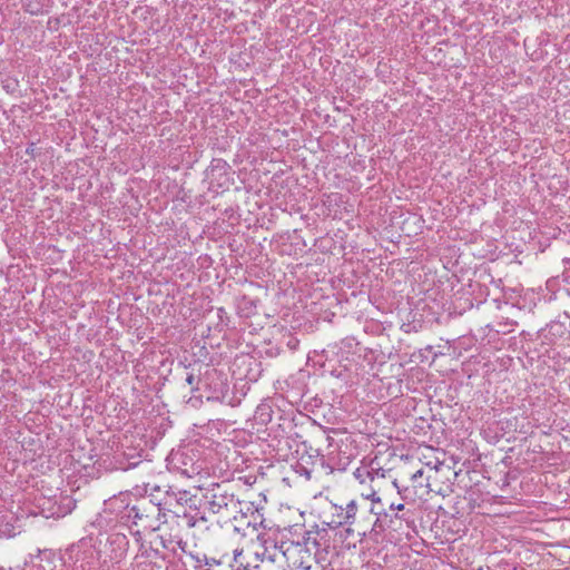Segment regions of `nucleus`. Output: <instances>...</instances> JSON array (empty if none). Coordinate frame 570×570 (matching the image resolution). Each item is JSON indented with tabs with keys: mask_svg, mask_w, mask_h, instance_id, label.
<instances>
[{
	"mask_svg": "<svg viewBox=\"0 0 570 570\" xmlns=\"http://www.w3.org/2000/svg\"><path fill=\"white\" fill-rule=\"evenodd\" d=\"M159 521L160 525L164 527L163 534L160 535V543L164 549L176 552V548L186 552L187 541L185 535L190 530L189 512L184 510L183 513L177 511H166L161 513Z\"/></svg>",
	"mask_w": 570,
	"mask_h": 570,
	"instance_id": "obj_1",
	"label": "nucleus"
},
{
	"mask_svg": "<svg viewBox=\"0 0 570 570\" xmlns=\"http://www.w3.org/2000/svg\"><path fill=\"white\" fill-rule=\"evenodd\" d=\"M239 499L232 491L228 482L215 483L204 494V507L213 514H220L224 519L237 520L235 511Z\"/></svg>",
	"mask_w": 570,
	"mask_h": 570,
	"instance_id": "obj_2",
	"label": "nucleus"
},
{
	"mask_svg": "<svg viewBox=\"0 0 570 570\" xmlns=\"http://www.w3.org/2000/svg\"><path fill=\"white\" fill-rule=\"evenodd\" d=\"M128 514L126 522H131L135 525H140L146 530L160 529V517L163 510L159 503H154L153 500L144 498L137 500L135 504L127 510Z\"/></svg>",
	"mask_w": 570,
	"mask_h": 570,
	"instance_id": "obj_3",
	"label": "nucleus"
},
{
	"mask_svg": "<svg viewBox=\"0 0 570 570\" xmlns=\"http://www.w3.org/2000/svg\"><path fill=\"white\" fill-rule=\"evenodd\" d=\"M274 548L277 549V559H281L288 570L311 564L314 561L301 541H282L279 544L275 543Z\"/></svg>",
	"mask_w": 570,
	"mask_h": 570,
	"instance_id": "obj_4",
	"label": "nucleus"
},
{
	"mask_svg": "<svg viewBox=\"0 0 570 570\" xmlns=\"http://www.w3.org/2000/svg\"><path fill=\"white\" fill-rule=\"evenodd\" d=\"M370 513H374L376 515L374 520V533H377L380 537L386 530L399 531L402 528V522L405 521L407 524L412 521V513H393V512H375L374 507L371 508Z\"/></svg>",
	"mask_w": 570,
	"mask_h": 570,
	"instance_id": "obj_5",
	"label": "nucleus"
},
{
	"mask_svg": "<svg viewBox=\"0 0 570 570\" xmlns=\"http://www.w3.org/2000/svg\"><path fill=\"white\" fill-rule=\"evenodd\" d=\"M332 517L330 520H324L322 524L327 525L330 529L336 530L343 525H352L354 515L357 514V504L355 500H351L343 505H332Z\"/></svg>",
	"mask_w": 570,
	"mask_h": 570,
	"instance_id": "obj_6",
	"label": "nucleus"
},
{
	"mask_svg": "<svg viewBox=\"0 0 570 570\" xmlns=\"http://www.w3.org/2000/svg\"><path fill=\"white\" fill-rule=\"evenodd\" d=\"M206 178L213 187H228L230 184V166L222 158H214L205 170Z\"/></svg>",
	"mask_w": 570,
	"mask_h": 570,
	"instance_id": "obj_7",
	"label": "nucleus"
},
{
	"mask_svg": "<svg viewBox=\"0 0 570 570\" xmlns=\"http://www.w3.org/2000/svg\"><path fill=\"white\" fill-rule=\"evenodd\" d=\"M254 557L256 560H259L261 563L255 564V570H288L284 562L281 559H277V549L273 548V551H269V548L264 546L263 551H255Z\"/></svg>",
	"mask_w": 570,
	"mask_h": 570,
	"instance_id": "obj_8",
	"label": "nucleus"
},
{
	"mask_svg": "<svg viewBox=\"0 0 570 570\" xmlns=\"http://www.w3.org/2000/svg\"><path fill=\"white\" fill-rule=\"evenodd\" d=\"M106 510L118 515L122 521H127V510L131 508V495L129 493H119L105 502Z\"/></svg>",
	"mask_w": 570,
	"mask_h": 570,
	"instance_id": "obj_9",
	"label": "nucleus"
},
{
	"mask_svg": "<svg viewBox=\"0 0 570 570\" xmlns=\"http://www.w3.org/2000/svg\"><path fill=\"white\" fill-rule=\"evenodd\" d=\"M317 539L318 538L315 529H312L305 532L301 543L304 544L307 551H309L313 560L323 562L326 561L327 553L323 551V546H321V542H318Z\"/></svg>",
	"mask_w": 570,
	"mask_h": 570,
	"instance_id": "obj_10",
	"label": "nucleus"
},
{
	"mask_svg": "<svg viewBox=\"0 0 570 570\" xmlns=\"http://www.w3.org/2000/svg\"><path fill=\"white\" fill-rule=\"evenodd\" d=\"M188 512L190 519L189 523H191L190 530H194V537L203 535L214 527V522H210L205 513H200L199 511L194 513L191 511Z\"/></svg>",
	"mask_w": 570,
	"mask_h": 570,
	"instance_id": "obj_11",
	"label": "nucleus"
},
{
	"mask_svg": "<svg viewBox=\"0 0 570 570\" xmlns=\"http://www.w3.org/2000/svg\"><path fill=\"white\" fill-rule=\"evenodd\" d=\"M371 514L372 513L368 512V514L360 518H357V515L355 514L354 522L352 523V525L361 527L364 530V538L368 537L372 540L377 541L379 537L377 533H374V530L376 529L374 527V521L372 522Z\"/></svg>",
	"mask_w": 570,
	"mask_h": 570,
	"instance_id": "obj_12",
	"label": "nucleus"
},
{
	"mask_svg": "<svg viewBox=\"0 0 570 570\" xmlns=\"http://www.w3.org/2000/svg\"><path fill=\"white\" fill-rule=\"evenodd\" d=\"M230 570H255L250 560L244 556V550L236 548L233 551V563Z\"/></svg>",
	"mask_w": 570,
	"mask_h": 570,
	"instance_id": "obj_13",
	"label": "nucleus"
},
{
	"mask_svg": "<svg viewBox=\"0 0 570 570\" xmlns=\"http://www.w3.org/2000/svg\"><path fill=\"white\" fill-rule=\"evenodd\" d=\"M354 476L360 483H365L367 479L373 483L377 479L384 478V472L381 473L379 469L374 468H358L354 471Z\"/></svg>",
	"mask_w": 570,
	"mask_h": 570,
	"instance_id": "obj_14",
	"label": "nucleus"
},
{
	"mask_svg": "<svg viewBox=\"0 0 570 570\" xmlns=\"http://www.w3.org/2000/svg\"><path fill=\"white\" fill-rule=\"evenodd\" d=\"M315 531L317 533V540L321 542V546H323V551L325 553H330L333 547V540L331 535V531H334L333 529H330L327 525H324L320 528L318 525L315 527Z\"/></svg>",
	"mask_w": 570,
	"mask_h": 570,
	"instance_id": "obj_15",
	"label": "nucleus"
},
{
	"mask_svg": "<svg viewBox=\"0 0 570 570\" xmlns=\"http://www.w3.org/2000/svg\"><path fill=\"white\" fill-rule=\"evenodd\" d=\"M258 508L254 505L250 501L239 500V505H237L235 515L237 519L246 520L255 510Z\"/></svg>",
	"mask_w": 570,
	"mask_h": 570,
	"instance_id": "obj_16",
	"label": "nucleus"
},
{
	"mask_svg": "<svg viewBox=\"0 0 570 570\" xmlns=\"http://www.w3.org/2000/svg\"><path fill=\"white\" fill-rule=\"evenodd\" d=\"M124 460L126 462L120 461V469L121 470H129L132 468H136L140 462V453L131 451V452H124L122 454Z\"/></svg>",
	"mask_w": 570,
	"mask_h": 570,
	"instance_id": "obj_17",
	"label": "nucleus"
},
{
	"mask_svg": "<svg viewBox=\"0 0 570 570\" xmlns=\"http://www.w3.org/2000/svg\"><path fill=\"white\" fill-rule=\"evenodd\" d=\"M110 543L116 544L120 550L116 558H121L124 552L127 550L129 541L125 534L116 533L110 537Z\"/></svg>",
	"mask_w": 570,
	"mask_h": 570,
	"instance_id": "obj_18",
	"label": "nucleus"
},
{
	"mask_svg": "<svg viewBox=\"0 0 570 570\" xmlns=\"http://www.w3.org/2000/svg\"><path fill=\"white\" fill-rule=\"evenodd\" d=\"M244 523L247 527H253L254 529H256L257 525L266 528L264 525V514L259 509L255 510L246 520H244Z\"/></svg>",
	"mask_w": 570,
	"mask_h": 570,
	"instance_id": "obj_19",
	"label": "nucleus"
},
{
	"mask_svg": "<svg viewBox=\"0 0 570 570\" xmlns=\"http://www.w3.org/2000/svg\"><path fill=\"white\" fill-rule=\"evenodd\" d=\"M255 419L261 423H267L272 420L271 407L267 404H261L255 412Z\"/></svg>",
	"mask_w": 570,
	"mask_h": 570,
	"instance_id": "obj_20",
	"label": "nucleus"
},
{
	"mask_svg": "<svg viewBox=\"0 0 570 570\" xmlns=\"http://www.w3.org/2000/svg\"><path fill=\"white\" fill-rule=\"evenodd\" d=\"M347 535H356L360 540L364 539V530L361 527L347 525L345 529Z\"/></svg>",
	"mask_w": 570,
	"mask_h": 570,
	"instance_id": "obj_21",
	"label": "nucleus"
},
{
	"mask_svg": "<svg viewBox=\"0 0 570 570\" xmlns=\"http://www.w3.org/2000/svg\"><path fill=\"white\" fill-rule=\"evenodd\" d=\"M185 381L191 387V391L198 390L199 377L194 373H187Z\"/></svg>",
	"mask_w": 570,
	"mask_h": 570,
	"instance_id": "obj_22",
	"label": "nucleus"
},
{
	"mask_svg": "<svg viewBox=\"0 0 570 570\" xmlns=\"http://www.w3.org/2000/svg\"><path fill=\"white\" fill-rule=\"evenodd\" d=\"M191 558L197 562V563H202L204 562L206 566H213V564H219L220 561L219 560H216L214 558H207L206 556H204L203 558L198 557V556H194L191 554Z\"/></svg>",
	"mask_w": 570,
	"mask_h": 570,
	"instance_id": "obj_23",
	"label": "nucleus"
},
{
	"mask_svg": "<svg viewBox=\"0 0 570 570\" xmlns=\"http://www.w3.org/2000/svg\"><path fill=\"white\" fill-rule=\"evenodd\" d=\"M63 501H66V502H67V503H66L67 509H66L65 511H61V510L59 509V511H57V512H52V513H51V515H52V517H55V515H56L57 518H59V517H62V515H65V514H67V513L71 512V510H72V509H73V507H75V503H72L71 499H69V498H63Z\"/></svg>",
	"mask_w": 570,
	"mask_h": 570,
	"instance_id": "obj_24",
	"label": "nucleus"
},
{
	"mask_svg": "<svg viewBox=\"0 0 570 570\" xmlns=\"http://www.w3.org/2000/svg\"><path fill=\"white\" fill-rule=\"evenodd\" d=\"M423 474H424L423 469H420V470H417L416 472H414V473L412 474V476H411L412 482H413L414 484H419L420 487H422V485H423V483L421 482V479H422Z\"/></svg>",
	"mask_w": 570,
	"mask_h": 570,
	"instance_id": "obj_25",
	"label": "nucleus"
},
{
	"mask_svg": "<svg viewBox=\"0 0 570 570\" xmlns=\"http://www.w3.org/2000/svg\"><path fill=\"white\" fill-rule=\"evenodd\" d=\"M390 511L393 512V513H395V512L404 513L405 512V505H404V503H397V504L391 503L390 504ZM406 512L411 513L409 510H406Z\"/></svg>",
	"mask_w": 570,
	"mask_h": 570,
	"instance_id": "obj_26",
	"label": "nucleus"
},
{
	"mask_svg": "<svg viewBox=\"0 0 570 570\" xmlns=\"http://www.w3.org/2000/svg\"><path fill=\"white\" fill-rule=\"evenodd\" d=\"M362 495H364L367 499H372L373 502H380L381 501V499L379 497H376V492L374 490H371L370 493H362Z\"/></svg>",
	"mask_w": 570,
	"mask_h": 570,
	"instance_id": "obj_27",
	"label": "nucleus"
},
{
	"mask_svg": "<svg viewBox=\"0 0 570 570\" xmlns=\"http://www.w3.org/2000/svg\"><path fill=\"white\" fill-rule=\"evenodd\" d=\"M393 485L397 489V492L402 495V499H406L405 492H407V489H404L403 491L399 488L396 480L393 481Z\"/></svg>",
	"mask_w": 570,
	"mask_h": 570,
	"instance_id": "obj_28",
	"label": "nucleus"
},
{
	"mask_svg": "<svg viewBox=\"0 0 570 570\" xmlns=\"http://www.w3.org/2000/svg\"><path fill=\"white\" fill-rule=\"evenodd\" d=\"M218 312H219V314H223L224 313V308H219Z\"/></svg>",
	"mask_w": 570,
	"mask_h": 570,
	"instance_id": "obj_29",
	"label": "nucleus"
}]
</instances>
